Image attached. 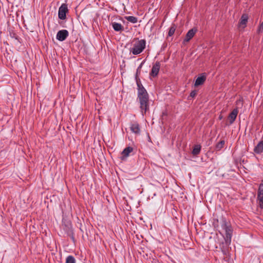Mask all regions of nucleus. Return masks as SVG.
Here are the masks:
<instances>
[{
	"label": "nucleus",
	"instance_id": "f257e3e1",
	"mask_svg": "<svg viewBox=\"0 0 263 263\" xmlns=\"http://www.w3.org/2000/svg\"><path fill=\"white\" fill-rule=\"evenodd\" d=\"M137 80V84L138 86V97L140 103V108L141 110L142 114L143 116L144 113L148 109V96L146 89L141 84L140 81Z\"/></svg>",
	"mask_w": 263,
	"mask_h": 263
},
{
	"label": "nucleus",
	"instance_id": "f03ea898",
	"mask_svg": "<svg viewBox=\"0 0 263 263\" xmlns=\"http://www.w3.org/2000/svg\"><path fill=\"white\" fill-rule=\"evenodd\" d=\"M146 41L144 40H137L134 43L133 47L130 49V53L134 55L141 53L145 49Z\"/></svg>",
	"mask_w": 263,
	"mask_h": 263
},
{
	"label": "nucleus",
	"instance_id": "7ed1b4c3",
	"mask_svg": "<svg viewBox=\"0 0 263 263\" xmlns=\"http://www.w3.org/2000/svg\"><path fill=\"white\" fill-rule=\"evenodd\" d=\"M221 227L226 232V243L227 245H230L231 241V237L232 234V229L224 219H222L221 220Z\"/></svg>",
	"mask_w": 263,
	"mask_h": 263
},
{
	"label": "nucleus",
	"instance_id": "20e7f679",
	"mask_svg": "<svg viewBox=\"0 0 263 263\" xmlns=\"http://www.w3.org/2000/svg\"><path fill=\"white\" fill-rule=\"evenodd\" d=\"M68 11L67 7L66 4H63L59 8L58 16L60 19L64 20L66 16V13Z\"/></svg>",
	"mask_w": 263,
	"mask_h": 263
},
{
	"label": "nucleus",
	"instance_id": "39448f33",
	"mask_svg": "<svg viewBox=\"0 0 263 263\" xmlns=\"http://www.w3.org/2000/svg\"><path fill=\"white\" fill-rule=\"evenodd\" d=\"M257 199L259 202V206L263 208V180L260 184L257 193Z\"/></svg>",
	"mask_w": 263,
	"mask_h": 263
},
{
	"label": "nucleus",
	"instance_id": "423d86ee",
	"mask_svg": "<svg viewBox=\"0 0 263 263\" xmlns=\"http://www.w3.org/2000/svg\"><path fill=\"white\" fill-rule=\"evenodd\" d=\"M68 34V31L67 30L63 29L58 32L56 38L60 41H63L66 40Z\"/></svg>",
	"mask_w": 263,
	"mask_h": 263
},
{
	"label": "nucleus",
	"instance_id": "0eeeda50",
	"mask_svg": "<svg viewBox=\"0 0 263 263\" xmlns=\"http://www.w3.org/2000/svg\"><path fill=\"white\" fill-rule=\"evenodd\" d=\"M206 76L205 73H201L195 80L194 86L197 87L202 85L206 80Z\"/></svg>",
	"mask_w": 263,
	"mask_h": 263
},
{
	"label": "nucleus",
	"instance_id": "6e6552de",
	"mask_svg": "<svg viewBox=\"0 0 263 263\" xmlns=\"http://www.w3.org/2000/svg\"><path fill=\"white\" fill-rule=\"evenodd\" d=\"M160 64L159 62H156L155 64L153 66L150 75L153 77H156L160 70Z\"/></svg>",
	"mask_w": 263,
	"mask_h": 263
},
{
	"label": "nucleus",
	"instance_id": "1a4fd4ad",
	"mask_svg": "<svg viewBox=\"0 0 263 263\" xmlns=\"http://www.w3.org/2000/svg\"><path fill=\"white\" fill-rule=\"evenodd\" d=\"M133 148L132 147H127L125 148L121 153L120 158L124 160L129 156V154L133 152Z\"/></svg>",
	"mask_w": 263,
	"mask_h": 263
},
{
	"label": "nucleus",
	"instance_id": "9d476101",
	"mask_svg": "<svg viewBox=\"0 0 263 263\" xmlns=\"http://www.w3.org/2000/svg\"><path fill=\"white\" fill-rule=\"evenodd\" d=\"M196 31V30L194 29L190 30L185 35V39L184 40V42H189L194 36Z\"/></svg>",
	"mask_w": 263,
	"mask_h": 263
},
{
	"label": "nucleus",
	"instance_id": "9b49d317",
	"mask_svg": "<svg viewBox=\"0 0 263 263\" xmlns=\"http://www.w3.org/2000/svg\"><path fill=\"white\" fill-rule=\"evenodd\" d=\"M130 128L132 132L135 134H138L140 133V129L139 125L137 123H134L131 124Z\"/></svg>",
	"mask_w": 263,
	"mask_h": 263
},
{
	"label": "nucleus",
	"instance_id": "f8f14e48",
	"mask_svg": "<svg viewBox=\"0 0 263 263\" xmlns=\"http://www.w3.org/2000/svg\"><path fill=\"white\" fill-rule=\"evenodd\" d=\"M256 154H260L263 152V140L260 141L255 147L254 149Z\"/></svg>",
	"mask_w": 263,
	"mask_h": 263
},
{
	"label": "nucleus",
	"instance_id": "ddd939ff",
	"mask_svg": "<svg viewBox=\"0 0 263 263\" xmlns=\"http://www.w3.org/2000/svg\"><path fill=\"white\" fill-rule=\"evenodd\" d=\"M238 114V111L237 109H234L231 113L230 114L229 116V119L230 120V124H232L234 121L235 120L237 115Z\"/></svg>",
	"mask_w": 263,
	"mask_h": 263
},
{
	"label": "nucleus",
	"instance_id": "4468645a",
	"mask_svg": "<svg viewBox=\"0 0 263 263\" xmlns=\"http://www.w3.org/2000/svg\"><path fill=\"white\" fill-rule=\"evenodd\" d=\"M248 15L247 14H243L241 17L239 26L242 28H245L248 22Z\"/></svg>",
	"mask_w": 263,
	"mask_h": 263
},
{
	"label": "nucleus",
	"instance_id": "2eb2a0df",
	"mask_svg": "<svg viewBox=\"0 0 263 263\" xmlns=\"http://www.w3.org/2000/svg\"><path fill=\"white\" fill-rule=\"evenodd\" d=\"M113 29L116 31H121L123 30L122 25L118 23L114 22L112 23Z\"/></svg>",
	"mask_w": 263,
	"mask_h": 263
},
{
	"label": "nucleus",
	"instance_id": "dca6fc26",
	"mask_svg": "<svg viewBox=\"0 0 263 263\" xmlns=\"http://www.w3.org/2000/svg\"><path fill=\"white\" fill-rule=\"evenodd\" d=\"M201 151V146L200 145H196L194 146L193 151H192V154L193 155H198Z\"/></svg>",
	"mask_w": 263,
	"mask_h": 263
},
{
	"label": "nucleus",
	"instance_id": "f3484780",
	"mask_svg": "<svg viewBox=\"0 0 263 263\" xmlns=\"http://www.w3.org/2000/svg\"><path fill=\"white\" fill-rule=\"evenodd\" d=\"M125 18L132 23H136L138 22V19L137 17L133 16H125Z\"/></svg>",
	"mask_w": 263,
	"mask_h": 263
},
{
	"label": "nucleus",
	"instance_id": "a211bd4d",
	"mask_svg": "<svg viewBox=\"0 0 263 263\" xmlns=\"http://www.w3.org/2000/svg\"><path fill=\"white\" fill-rule=\"evenodd\" d=\"M66 263H76V260L71 255L67 256L66 259Z\"/></svg>",
	"mask_w": 263,
	"mask_h": 263
},
{
	"label": "nucleus",
	"instance_id": "6ab92c4d",
	"mask_svg": "<svg viewBox=\"0 0 263 263\" xmlns=\"http://www.w3.org/2000/svg\"><path fill=\"white\" fill-rule=\"evenodd\" d=\"M224 144V141L223 140L221 141L217 144L216 149L217 150H220L221 148H222L223 147Z\"/></svg>",
	"mask_w": 263,
	"mask_h": 263
},
{
	"label": "nucleus",
	"instance_id": "aec40b11",
	"mask_svg": "<svg viewBox=\"0 0 263 263\" xmlns=\"http://www.w3.org/2000/svg\"><path fill=\"white\" fill-rule=\"evenodd\" d=\"M175 28L174 26L171 27L170 28L169 31H168V36H171L173 35L175 31Z\"/></svg>",
	"mask_w": 263,
	"mask_h": 263
},
{
	"label": "nucleus",
	"instance_id": "412c9836",
	"mask_svg": "<svg viewBox=\"0 0 263 263\" xmlns=\"http://www.w3.org/2000/svg\"><path fill=\"white\" fill-rule=\"evenodd\" d=\"M257 31H258V33H260V32H262L263 31V22H262L260 24V25H259V27L258 28Z\"/></svg>",
	"mask_w": 263,
	"mask_h": 263
},
{
	"label": "nucleus",
	"instance_id": "4be33fe9",
	"mask_svg": "<svg viewBox=\"0 0 263 263\" xmlns=\"http://www.w3.org/2000/svg\"><path fill=\"white\" fill-rule=\"evenodd\" d=\"M196 91L193 90L190 93V96L192 97H194L196 95Z\"/></svg>",
	"mask_w": 263,
	"mask_h": 263
},
{
	"label": "nucleus",
	"instance_id": "5701e85b",
	"mask_svg": "<svg viewBox=\"0 0 263 263\" xmlns=\"http://www.w3.org/2000/svg\"><path fill=\"white\" fill-rule=\"evenodd\" d=\"M142 63H141L140 64V65L138 67V69H137V72L138 71V70L141 68L142 67Z\"/></svg>",
	"mask_w": 263,
	"mask_h": 263
}]
</instances>
